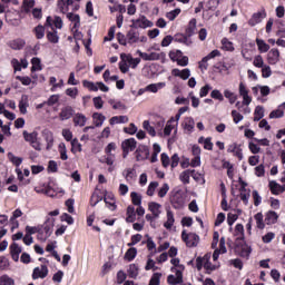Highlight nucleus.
<instances>
[{
	"mask_svg": "<svg viewBox=\"0 0 285 285\" xmlns=\"http://www.w3.org/2000/svg\"><path fill=\"white\" fill-rule=\"evenodd\" d=\"M0 285H16L14 278L8 276V274H3L0 276Z\"/></svg>",
	"mask_w": 285,
	"mask_h": 285,
	"instance_id": "54",
	"label": "nucleus"
},
{
	"mask_svg": "<svg viewBox=\"0 0 285 285\" xmlns=\"http://www.w3.org/2000/svg\"><path fill=\"white\" fill-rule=\"evenodd\" d=\"M87 121H88V118L86 117V115L81 112L73 115V126H79V128H83Z\"/></svg>",
	"mask_w": 285,
	"mask_h": 285,
	"instance_id": "22",
	"label": "nucleus"
},
{
	"mask_svg": "<svg viewBox=\"0 0 285 285\" xmlns=\"http://www.w3.org/2000/svg\"><path fill=\"white\" fill-rule=\"evenodd\" d=\"M170 264H173L174 267H171V272L176 273L178 282H181L183 274L184 273V265L179 264V258L171 257Z\"/></svg>",
	"mask_w": 285,
	"mask_h": 285,
	"instance_id": "8",
	"label": "nucleus"
},
{
	"mask_svg": "<svg viewBox=\"0 0 285 285\" xmlns=\"http://www.w3.org/2000/svg\"><path fill=\"white\" fill-rule=\"evenodd\" d=\"M71 151L73 153H81V145L77 138L71 140Z\"/></svg>",
	"mask_w": 285,
	"mask_h": 285,
	"instance_id": "64",
	"label": "nucleus"
},
{
	"mask_svg": "<svg viewBox=\"0 0 285 285\" xmlns=\"http://www.w3.org/2000/svg\"><path fill=\"white\" fill-rule=\"evenodd\" d=\"M254 219L256 222V228H259V230H264V228H266V224H264V214L257 213L254 216Z\"/></svg>",
	"mask_w": 285,
	"mask_h": 285,
	"instance_id": "40",
	"label": "nucleus"
},
{
	"mask_svg": "<svg viewBox=\"0 0 285 285\" xmlns=\"http://www.w3.org/2000/svg\"><path fill=\"white\" fill-rule=\"evenodd\" d=\"M46 26L51 28V30H55V28L61 30L63 28V20L59 16H55L53 18L47 17ZM52 26H55V28H52Z\"/></svg>",
	"mask_w": 285,
	"mask_h": 285,
	"instance_id": "10",
	"label": "nucleus"
},
{
	"mask_svg": "<svg viewBox=\"0 0 285 285\" xmlns=\"http://www.w3.org/2000/svg\"><path fill=\"white\" fill-rule=\"evenodd\" d=\"M278 215L275 212H268L265 217V223L271 226L273 224H277Z\"/></svg>",
	"mask_w": 285,
	"mask_h": 285,
	"instance_id": "37",
	"label": "nucleus"
},
{
	"mask_svg": "<svg viewBox=\"0 0 285 285\" xmlns=\"http://www.w3.org/2000/svg\"><path fill=\"white\" fill-rule=\"evenodd\" d=\"M136 257H137V248L135 247L129 248L125 254V259H127V262H132V259H135Z\"/></svg>",
	"mask_w": 285,
	"mask_h": 285,
	"instance_id": "55",
	"label": "nucleus"
},
{
	"mask_svg": "<svg viewBox=\"0 0 285 285\" xmlns=\"http://www.w3.org/2000/svg\"><path fill=\"white\" fill-rule=\"evenodd\" d=\"M128 275L131 278L137 277V275H139V267H137L135 264L129 265Z\"/></svg>",
	"mask_w": 285,
	"mask_h": 285,
	"instance_id": "61",
	"label": "nucleus"
},
{
	"mask_svg": "<svg viewBox=\"0 0 285 285\" xmlns=\"http://www.w3.org/2000/svg\"><path fill=\"white\" fill-rule=\"evenodd\" d=\"M11 66H12L14 72H21L22 68L23 69L28 68V60L27 59H21L19 61V59L13 58L11 60Z\"/></svg>",
	"mask_w": 285,
	"mask_h": 285,
	"instance_id": "15",
	"label": "nucleus"
},
{
	"mask_svg": "<svg viewBox=\"0 0 285 285\" xmlns=\"http://www.w3.org/2000/svg\"><path fill=\"white\" fill-rule=\"evenodd\" d=\"M285 102H283L276 110L269 114V119H282L284 117Z\"/></svg>",
	"mask_w": 285,
	"mask_h": 285,
	"instance_id": "28",
	"label": "nucleus"
},
{
	"mask_svg": "<svg viewBox=\"0 0 285 285\" xmlns=\"http://www.w3.org/2000/svg\"><path fill=\"white\" fill-rule=\"evenodd\" d=\"M153 26H155V23L148 20L146 16H140L139 18L131 20V28H141L142 30H146V28H153Z\"/></svg>",
	"mask_w": 285,
	"mask_h": 285,
	"instance_id": "5",
	"label": "nucleus"
},
{
	"mask_svg": "<svg viewBox=\"0 0 285 285\" xmlns=\"http://www.w3.org/2000/svg\"><path fill=\"white\" fill-rule=\"evenodd\" d=\"M83 88H87L88 90H91V92H97V82H92L89 80L82 81Z\"/></svg>",
	"mask_w": 285,
	"mask_h": 285,
	"instance_id": "60",
	"label": "nucleus"
},
{
	"mask_svg": "<svg viewBox=\"0 0 285 285\" xmlns=\"http://www.w3.org/2000/svg\"><path fill=\"white\" fill-rule=\"evenodd\" d=\"M227 153H233V155L235 157H237L239 159V161H242L244 159V154L242 153V147L239 145H237V142L230 144L227 147Z\"/></svg>",
	"mask_w": 285,
	"mask_h": 285,
	"instance_id": "14",
	"label": "nucleus"
},
{
	"mask_svg": "<svg viewBox=\"0 0 285 285\" xmlns=\"http://www.w3.org/2000/svg\"><path fill=\"white\" fill-rule=\"evenodd\" d=\"M55 230V218H47L46 223L42 225V228L38 233L39 242H46L52 232Z\"/></svg>",
	"mask_w": 285,
	"mask_h": 285,
	"instance_id": "2",
	"label": "nucleus"
},
{
	"mask_svg": "<svg viewBox=\"0 0 285 285\" xmlns=\"http://www.w3.org/2000/svg\"><path fill=\"white\" fill-rule=\"evenodd\" d=\"M173 226H175V214L173 210L167 209L166 210V222L164 223V228L167 230H171Z\"/></svg>",
	"mask_w": 285,
	"mask_h": 285,
	"instance_id": "17",
	"label": "nucleus"
},
{
	"mask_svg": "<svg viewBox=\"0 0 285 285\" xmlns=\"http://www.w3.org/2000/svg\"><path fill=\"white\" fill-rule=\"evenodd\" d=\"M181 14V9L177 8L166 13V17L169 21H175L177 17Z\"/></svg>",
	"mask_w": 285,
	"mask_h": 285,
	"instance_id": "53",
	"label": "nucleus"
},
{
	"mask_svg": "<svg viewBox=\"0 0 285 285\" xmlns=\"http://www.w3.org/2000/svg\"><path fill=\"white\" fill-rule=\"evenodd\" d=\"M42 135L47 141V150H50V148H52V146L55 144V136L52 135V131H50V130H45L42 132Z\"/></svg>",
	"mask_w": 285,
	"mask_h": 285,
	"instance_id": "33",
	"label": "nucleus"
},
{
	"mask_svg": "<svg viewBox=\"0 0 285 285\" xmlns=\"http://www.w3.org/2000/svg\"><path fill=\"white\" fill-rule=\"evenodd\" d=\"M163 88H166V82L151 83L146 87L147 92H159Z\"/></svg>",
	"mask_w": 285,
	"mask_h": 285,
	"instance_id": "34",
	"label": "nucleus"
},
{
	"mask_svg": "<svg viewBox=\"0 0 285 285\" xmlns=\"http://www.w3.org/2000/svg\"><path fill=\"white\" fill-rule=\"evenodd\" d=\"M210 97L212 99H216L217 101H224V95L222 94V91H219V89L212 90Z\"/></svg>",
	"mask_w": 285,
	"mask_h": 285,
	"instance_id": "62",
	"label": "nucleus"
},
{
	"mask_svg": "<svg viewBox=\"0 0 285 285\" xmlns=\"http://www.w3.org/2000/svg\"><path fill=\"white\" fill-rule=\"evenodd\" d=\"M31 72H38V71H41L42 68H41V59L39 58H32L31 59Z\"/></svg>",
	"mask_w": 285,
	"mask_h": 285,
	"instance_id": "50",
	"label": "nucleus"
},
{
	"mask_svg": "<svg viewBox=\"0 0 285 285\" xmlns=\"http://www.w3.org/2000/svg\"><path fill=\"white\" fill-rule=\"evenodd\" d=\"M142 128H144V130H146L148 132V135H150V137H156L157 136V131L155 130V127H153L150 125V121L144 120L142 121Z\"/></svg>",
	"mask_w": 285,
	"mask_h": 285,
	"instance_id": "43",
	"label": "nucleus"
},
{
	"mask_svg": "<svg viewBox=\"0 0 285 285\" xmlns=\"http://www.w3.org/2000/svg\"><path fill=\"white\" fill-rule=\"evenodd\" d=\"M7 157H8L9 161H11V164H13V166H17V168H19V166H20L21 164H23V158L17 157V156H14V154H12V153H8V154H7Z\"/></svg>",
	"mask_w": 285,
	"mask_h": 285,
	"instance_id": "42",
	"label": "nucleus"
},
{
	"mask_svg": "<svg viewBox=\"0 0 285 285\" xmlns=\"http://www.w3.org/2000/svg\"><path fill=\"white\" fill-rule=\"evenodd\" d=\"M121 59H126V62L129 63V66L135 69L141 63L140 58H132L131 55H121Z\"/></svg>",
	"mask_w": 285,
	"mask_h": 285,
	"instance_id": "26",
	"label": "nucleus"
},
{
	"mask_svg": "<svg viewBox=\"0 0 285 285\" xmlns=\"http://www.w3.org/2000/svg\"><path fill=\"white\" fill-rule=\"evenodd\" d=\"M176 41H178V43H184V46H193V39H190V36H177Z\"/></svg>",
	"mask_w": 285,
	"mask_h": 285,
	"instance_id": "52",
	"label": "nucleus"
},
{
	"mask_svg": "<svg viewBox=\"0 0 285 285\" xmlns=\"http://www.w3.org/2000/svg\"><path fill=\"white\" fill-rule=\"evenodd\" d=\"M21 247L19 246V244L13 243L10 245V253H11V257L13 259V262H19V255H21Z\"/></svg>",
	"mask_w": 285,
	"mask_h": 285,
	"instance_id": "25",
	"label": "nucleus"
},
{
	"mask_svg": "<svg viewBox=\"0 0 285 285\" xmlns=\"http://www.w3.org/2000/svg\"><path fill=\"white\" fill-rule=\"evenodd\" d=\"M148 210H150V213L155 217V219H159V216L161 215V204L150 202L148 204Z\"/></svg>",
	"mask_w": 285,
	"mask_h": 285,
	"instance_id": "16",
	"label": "nucleus"
},
{
	"mask_svg": "<svg viewBox=\"0 0 285 285\" xmlns=\"http://www.w3.org/2000/svg\"><path fill=\"white\" fill-rule=\"evenodd\" d=\"M196 266L198 271L205 268L207 273H213V271H217V268H219V263H210V254H206L204 257H198L196 259Z\"/></svg>",
	"mask_w": 285,
	"mask_h": 285,
	"instance_id": "1",
	"label": "nucleus"
},
{
	"mask_svg": "<svg viewBox=\"0 0 285 285\" xmlns=\"http://www.w3.org/2000/svg\"><path fill=\"white\" fill-rule=\"evenodd\" d=\"M134 43H139V32L129 30L127 32V45L132 46Z\"/></svg>",
	"mask_w": 285,
	"mask_h": 285,
	"instance_id": "27",
	"label": "nucleus"
},
{
	"mask_svg": "<svg viewBox=\"0 0 285 285\" xmlns=\"http://www.w3.org/2000/svg\"><path fill=\"white\" fill-rule=\"evenodd\" d=\"M128 116H114L109 119L110 126H117L118 124H128Z\"/></svg>",
	"mask_w": 285,
	"mask_h": 285,
	"instance_id": "29",
	"label": "nucleus"
},
{
	"mask_svg": "<svg viewBox=\"0 0 285 285\" xmlns=\"http://www.w3.org/2000/svg\"><path fill=\"white\" fill-rule=\"evenodd\" d=\"M58 10H60L62 14H66L70 12V10H79V4H75L72 0H59Z\"/></svg>",
	"mask_w": 285,
	"mask_h": 285,
	"instance_id": "6",
	"label": "nucleus"
},
{
	"mask_svg": "<svg viewBox=\"0 0 285 285\" xmlns=\"http://www.w3.org/2000/svg\"><path fill=\"white\" fill-rule=\"evenodd\" d=\"M253 66L255 68H262L263 66H266V63H264V57H262V55L255 56L253 60Z\"/></svg>",
	"mask_w": 285,
	"mask_h": 285,
	"instance_id": "59",
	"label": "nucleus"
},
{
	"mask_svg": "<svg viewBox=\"0 0 285 285\" xmlns=\"http://www.w3.org/2000/svg\"><path fill=\"white\" fill-rule=\"evenodd\" d=\"M94 124L97 128H101L104 126V121H106V116L104 114L95 112L92 115Z\"/></svg>",
	"mask_w": 285,
	"mask_h": 285,
	"instance_id": "35",
	"label": "nucleus"
},
{
	"mask_svg": "<svg viewBox=\"0 0 285 285\" xmlns=\"http://www.w3.org/2000/svg\"><path fill=\"white\" fill-rule=\"evenodd\" d=\"M36 4H37V1L35 0H22L21 10L22 12H24V14H30L35 9Z\"/></svg>",
	"mask_w": 285,
	"mask_h": 285,
	"instance_id": "21",
	"label": "nucleus"
},
{
	"mask_svg": "<svg viewBox=\"0 0 285 285\" xmlns=\"http://www.w3.org/2000/svg\"><path fill=\"white\" fill-rule=\"evenodd\" d=\"M261 68H262L261 72H262L263 79H268L273 76V69H271V66L263 65Z\"/></svg>",
	"mask_w": 285,
	"mask_h": 285,
	"instance_id": "49",
	"label": "nucleus"
},
{
	"mask_svg": "<svg viewBox=\"0 0 285 285\" xmlns=\"http://www.w3.org/2000/svg\"><path fill=\"white\" fill-rule=\"evenodd\" d=\"M58 153L60 155V159H62V161H67V159H68V149L66 148V144H63V142L59 144Z\"/></svg>",
	"mask_w": 285,
	"mask_h": 285,
	"instance_id": "46",
	"label": "nucleus"
},
{
	"mask_svg": "<svg viewBox=\"0 0 285 285\" xmlns=\"http://www.w3.org/2000/svg\"><path fill=\"white\" fill-rule=\"evenodd\" d=\"M48 266L46 265L35 267L32 273V279H46V277H48Z\"/></svg>",
	"mask_w": 285,
	"mask_h": 285,
	"instance_id": "11",
	"label": "nucleus"
},
{
	"mask_svg": "<svg viewBox=\"0 0 285 285\" xmlns=\"http://www.w3.org/2000/svg\"><path fill=\"white\" fill-rule=\"evenodd\" d=\"M121 148H122V150L132 153V150H135V148H137V140H135V138L126 139L121 144Z\"/></svg>",
	"mask_w": 285,
	"mask_h": 285,
	"instance_id": "20",
	"label": "nucleus"
},
{
	"mask_svg": "<svg viewBox=\"0 0 285 285\" xmlns=\"http://www.w3.org/2000/svg\"><path fill=\"white\" fill-rule=\"evenodd\" d=\"M181 128L185 135H191V132H195V119L193 117L184 118Z\"/></svg>",
	"mask_w": 285,
	"mask_h": 285,
	"instance_id": "9",
	"label": "nucleus"
},
{
	"mask_svg": "<svg viewBox=\"0 0 285 285\" xmlns=\"http://www.w3.org/2000/svg\"><path fill=\"white\" fill-rule=\"evenodd\" d=\"M224 97L228 99L229 104H235L237 101V95L235 92L230 91V89L224 90Z\"/></svg>",
	"mask_w": 285,
	"mask_h": 285,
	"instance_id": "51",
	"label": "nucleus"
},
{
	"mask_svg": "<svg viewBox=\"0 0 285 285\" xmlns=\"http://www.w3.org/2000/svg\"><path fill=\"white\" fill-rule=\"evenodd\" d=\"M249 90L246 87V83L239 82L238 85V95L243 98V106H250L253 98L248 95Z\"/></svg>",
	"mask_w": 285,
	"mask_h": 285,
	"instance_id": "7",
	"label": "nucleus"
},
{
	"mask_svg": "<svg viewBox=\"0 0 285 285\" xmlns=\"http://www.w3.org/2000/svg\"><path fill=\"white\" fill-rule=\"evenodd\" d=\"M108 104L111 106V108H114V110H126V105L119 100L109 99Z\"/></svg>",
	"mask_w": 285,
	"mask_h": 285,
	"instance_id": "47",
	"label": "nucleus"
},
{
	"mask_svg": "<svg viewBox=\"0 0 285 285\" xmlns=\"http://www.w3.org/2000/svg\"><path fill=\"white\" fill-rule=\"evenodd\" d=\"M9 46L12 50H21L23 46H26V41L23 39H16L9 42Z\"/></svg>",
	"mask_w": 285,
	"mask_h": 285,
	"instance_id": "45",
	"label": "nucleus"
},
{
	"mask_svg": "<svg viewBox=\"0 0 285 285\" xmlns=\"http://www.w3.org/2000/svg\"><path fill=\"white\" fill-rule=\"evenodd\" d=\"M28 106H30V104L28 102V96L22 95V97L19 101V110H20L21 115H27Z\"/></svg>",
	"mask_w": 285,
	"mask_h": 285,
	"instance_id": "30",
	"label": "nucleus"
},
{
	"mask_svg": "<svg viewBox=\"0 0 285 285\" xmlns=\"http://www.w3.org/2000/svg\"><path fill=\"white\" fill-rule=\"evenodd\" d=\"M67 19H69V21H71V23H73V27L71 28V30H76V32H77V29L81 26V18H79V14L68 12Z\"/></svg>",
	"mask_w": 285,
	"mask_h": 285,
	"instance_id": "24",
	"label": "nucleus"
},
{
	"mask_svg": "<svg viewBox=\"0 0 285 285\" xmlns=\"http://www.w3.org/2000/svg\"><path fill=\"white\" fill-rule=\"evenodd\" d=\"M127 217H126V222L128 224H132L135 223V220L137 219V213L135 210L134 206H128L127 207V213H126Z\"/></svg>",
	"mask_w": 285,
	"mask_h": 285,
	"instance_id": "31",
	"label": "nucleus"
},
{
	"mask_svg": "<svg viewBox=\"0 0 285 285\" xmlns=\"http://www.w3.org/2000/svg\"><path fill=\"white\" fill-rule=\"evenodd\" d=\"M173 77H178L179 79H183V81H186V79H190V69H173L171 70Z\"/></svg>",
	"mask_w": 285,
	"mask_h": 285,
	"instance_id": "13",
	"label": "nucleus"
},
{
	"mask_svg": "<svg viewBox=\"0 0 285 285\" xmlns=\"http://www.w3.org/2000/svg\"><path fill=\"white\" fill-rule=\"evenodd\" d=\"M267 63L269 66H277V63H279V49L273 48L268 51Z\"/></svg>",
	"mask_w": 285,
	"mask_h": 285,
	"instance_id": "12",
	"label": "nucleus"
},
{
	"mask_svg": "<svg viewBox=\"0 0 285 285\" xmlns=\"http://www.w3.org/2000/svg\"><path fill=\"white\" fill-rule=\"evenodd\" d=\"M72 115H75V109H72L70 106H67L61 109L59 117L61 121H67V119H70Z\"/></svg>",
	"mask_w": 285,
	"mask_h": 285,
	"instance_id": "23",
	"label": "nucleus"
},
{
	"mask_svg": "<svg viewBox=\"0 0 285 285\" xmlns=\"http://www.w3.org/2000/svg\"><path fill=\"white\" fill-rule=\"evenodd\" d=\"M256 46L258 51H261L262 53L264 52H268V50H271V46L268 43H266V41L264 39H256Z\"/></svg>",
	"mask_w": 285,
	"mask_h": 285,
	"instance_id": "36",
	"label": "nucleus"
},
{
	"mask_svg": "<svg viewBox=\"0 0 285 285\" xmlns=\"http://www.w3.org/2000/svg\"><path fill=\"white\" fill-rule=\"evenodd\" d=\"M263 19H264V14H262V12H257L252 16L248 23L249 26L255 27L257 26V23H262Z\"/></svg>",
	"mask_w": 285,
	"mask_h": 285,
	"instance_id": "41",
	"label": "nucleus"
},
{
	"mask_svg": "<svg viewBox=\"0 0 285 285\" xmlns=\"http://www.w3.org/2000/svg\"><path fill=\"white\" fill-rule=\"evenodd\" d=\"M195 30H197V19L194 18L188 23L186 35H188V37H193V35H195Z\"/></svg>",
	"mask_w": 285,
	"mask_h": 285,
	"instance_id": "44",
	"label": "nucleus"
},
{
	"mask_svg": "<svg viewBox=\"0 0 285 285\" xmlns=\"http://www.w3.org/2000/svg\"><path fill=\"white\" fill-rule=\"evenodd\" d=\"M222 50H226L227 52H234L235 51V46L228 38H223L222 39Z\"/></svg>",
	"mask_w": 285,
	"mask_h": 285,
	"instance_id": "39",
	"label": "nucleus"
},
{
	"mask_svg": "<svg viewBox=\"0 0 285 285\" xmlns=\"http://www.w3.org/2000/svg\"><path fill=\"white\" fill-rule=\"evenodd\" d=\"M122 177H125L128 184H132L137 179V170L135 168H127L122 171Z\"/></svg>",
	"mask_w": 285,
	"mask_h": 285,
	"instance_id": "18",
	"label": "nucleus"
},
{
	"mask_svg": "<svg viewBox=\"0 0 285 285\" xmlns=\"http://www.w3.org/2000/svg\"><path fill=\"white\" fill-rule=\"evenodd\" d=\"M194 173L195 169H187L183 171L179 176L180 181H183V184H190V177Z\"/></svg>",
	"mask_w": 285,
	"mask_h": 285,
	"instance_id": "38",
	"label": "nucleus"
},
{
	"mask_svg": "<svg viewBox=\"0 0 285 285\" xmlns=\"http://www.w3.org/2000/svg\"><path fill=\"white\" fill-rule=\"evenodd\" d=\"M181 55H183L181 50H171L169 52V58L171 59V61L178 62Z\"/></svg>",
	"mask_w": 285,
	"mask_h": 285,
	"instance_id": "63",
	"label": "nucleus"
},
{
	"mask_svg": "<svg viewBox=\"0 0 285 285\" xmlns=\"http://www.w3.org/2000/svg\"><path fill=\"white\" fill-rule=\"evenodd\" d=\"M177 126L178 125H175L174 120H168L166 122V126L164 128V135L165 137H170L173 130H175V132H177Z\"/></svg>",
	"mask_w": 285,
	"mask_h": 285,
	"instance_id": "32",
	"label": "nucleus"
},
{
	"mask_svg": "<svg viewBox=\"0 0 285 285\" xmlns=\"http://www.w3.org/2000/svg\"><path fill=\"white\" fill-rule=\"evenodd\" d=\"M269 189L273 195H282V193H285V184L279 185L277 181L272 180L269 181Z\"/></svg>",
	"mask_w": 285,
	"mask_h": 285,
	"instance_id": "19",
	"label": "nucleus"
},
{
	"mask_svg": "<svg viewBox=\"0 0 285 285\" xmlns=\"http://www.w3.org/2000/svg\"><path fill=\"white\" fill-rule=\"evenodd\" d=\"M23 139L24 141H28V144H30V146H32V148H35V150H41V144L39 142V134H37L36 131L33 132H28V131H23Z\"/></svg>",
	"mask_w": 285,
	"mask_h": 285,
	"instance_id": "3",
	"label": "nucleus"
},
{
	"mask_svg": "<svg viewBox=\"0 0 285 285\" xmlns=\"http://www.w3.org/2000/svg\"><path fill=\"white\" fill-rule=\"evenodd\" d=\"M198 144H202L205 148V150H213V141L212 138H205V137H200L198 139Z\"/></svg>",
	"mask_w": 285,
	"mask_h": 285,
	"instance_id": "48",
	"label": "nucleus"
},
{
	"mask_svg": "<svg viewBox=\"0 0 285 285\" xmlns=\"http://www.w3.org/2000/svg\"><path fill=\"white\" fill-rule=\"evenodd\" d=\"M130 197L134 206H141V195L136 191H131Z\"/></svg>",
	"mask_w": 285,
	"mask_h": 285,
	"instance_id": "58",
	"label": "nucleus"
},
{
	"mask_svg": "<svg viewBox=\"0 0 285 285\" xmlns=\"http://www.w3.org/2000/svg\"><path fill=\"white\" fill-rule=\"evenodd\" d=\"M181 239L185 242L186 246L188 248H195L197 244H199V237L195 233L187 234L186 230H183L181 233Z\"/></svg>",
	"mask_w": 285,
	"mask_h": 285,
	"instance_id": "4",
	"label": "nucleus"
},
{
	"mask_svg": "<svg viewBox=\"0 0 285 285\" xmlns=\"http://www.w3.org/2000/svg\"><path fill=\"white\" fill-rule=\"evenodd\" d=\"M239 197L242 202H244V204H248V199H250V190L246 189L245 187H242Z\"/></svg>",
	"mask_w": 285,
	"mask_h": 285,
	"instance_id": "56",
	"label": "nucleus"
},
{
	"mask_svg": "<svg viewBox=\"0 0 285 285\" xmlns=\"http://www.w3.org/2000/svg\"><path fill=\"white\" fill-rule=\"evenodd\" d=\"M264 117V107L257 106L254 111V121H259Z\"/></svg>",
	"mask_w": 285,
	"mask_h": 285,
	"instance_id": "57",
	"label": "nucleus"
}]
</instances>
